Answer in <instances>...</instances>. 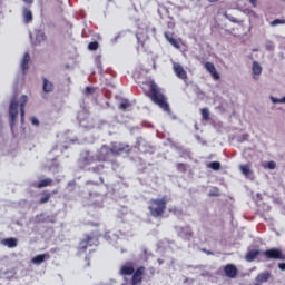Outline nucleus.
Returning a JSON list of instances; mask_svg holds the SVG:
<instances>
[{"label": "nucleus", "mask_w": 285, "mask_h": 285, "mask_svg": "<svg viewBox=\"0 0 285 285\" xmlns=\"http://www.w3.org/2000/svg\"><path fill=\"white\" fill-rule=\"evenodd\" d=\"M132 146L126 142L114 141L111 147L102 145L96 154V161H108L110 155L114 157H121V155H130Z\"/></svg>", "instance_id": "obj_1"}, {"label": "nucleus", "mask_w": 285, "mask_h": 285, "mask_svg": "<svg viewBox=\"0 0 285 285\" xmlns=\"http://www.w3.org/2000/svg\"><path fill=\"white\" fill-rule=\"evenodd\" d=\"M146 97H149L156 106L164 109L165 112H170V105L166 101V96L161 92L155 80H147L142 82L141 87Z\"/></svg>", "instance_id": "obj_2"}, {"label": "nucleus", "mask_w": 285, "mask_h": 285, "mask_svg": "<svg viewBox=\"0 0 285 285\" xmlns=\"http://www.w3.org/2000/svg\"><path fill=\"white\" fill-rule=\"evenodd\" d=\"M168 208V197L164 196L161 198H151L148 202L147 209L154 219H161Z\"/></svg>", "instance_id": "obj_3"}, {"label": "nucleus", "mask_w": 285, "mask_h": 285, "mask_svg": "<svg viewBox=\"0 0 285 285\" xmlns=\"http://www.w3.org/2000/svg\"><path fill=\"white\" fill-rule=\"evenodd\" d=\"M99 244V238L95 236V233L85 234L83 239L80 240L78 245L79 253H86L90 246H97Z\"/></svg>", "instance_id": "obj_4"}, {"label": "nucleus", "mask_w": 285, "mask_h": 285, "mask_svg": "<svg viewBox=\"0 0 285 285\" xmlns=\"http://www.w3.org/2000/svg\"><path fill=\"white\" fill-rule=\"evenodd\" d=\"M263 255L265 259H281L282 262H285V254L279 248H269L263 252Z\"/></svg>", "instance_id": "obj_5"}, {"label": "nucleus", "mask_w": 285, "mask_h": 285, "mask_svg": "<svg viewBox=\"0 0 285 285\" xmlns=\"http://www.w3.org/2000/svg\"><path fill=\"white\" fill-rule=\"evenodd\" d=\"M131 275V285L141 284L144 282V276L146 275V267L139 266Z\"/></svg>", "instance_id": "obj_6"}, {"label": "nucleus", "mask_w": 285, "mask_h": 285, "mask_svg": "<svg viewBox=\"0 0 285 285\" xmlns=\"http://www.w3.org/2000/svg\"><path fill=\"white\" fill-rule=\"evenodd\" d=\"M9 115L11 124H14V121H17V117L19 116V101H17L16 98H13L10 102Z\"/></svg>", "instance_id": "obj_7"}, {"label": "nucleus", "mask_w": 285, "mask_h": 285, "mask_svg": "<svg viewBox=\"0 0 285 285\" xmlns=\"http://www.w3.org/2000/svg\"><path fill=\"white\" fill-rule=\"evenodd\" d=\"M173 70L178 79H183V81H186V79H188V72H186V69H184V67L178 62L173 63Z\"/></svg>", "instance_id": "obj_8"}, {"label": "nucleus", "mask_w": 285, "mask_h": 285, "mask_svg": "<svg viewBox=\"0 0 285 285\" xmlns=\"http://www.w3.org/2000/svg\"><path fill=\"white\" fill-rule=\"evenodd\" d=\"M224 273L226 275V277H229V279H235V277H237V266L233 265V264H227L224 267Z\"/></svg>", "instance_id": "obj_9"}, {"label": "nucleus", "mask_w": 285, "mask_h": 285, "mask_svg": "<svg viewBox=\"0 0 285 285\" xmlns=\"http://www.w3.org/2000/svg\"><path fill=\"white\" fill-rule=\"evenodd\" d=\"M205 69L207 70L208 73L212 75V77L215 81H219L220 76H219V72H217V69L215 68V63L205 62Z\"/></svg>", "instance_id": "obj_10"}, {"label": "nucleus", "mask_w": 285, "mask_h": 285, "mask_svg": "<svg viewBox=\"0 0 285 285\" xmlns=\"http://www.w3.org/2000/svg\"><path fill=\"white\" fill-rule=\"evenodd\" d=\"M55 180H52V178H45V179H40L38 183H33L32 186L33 188H48L50 186H53Z\"/></svg>", "instance_id": "obj_11"}, {"label": "nucleus", "mask_w": 285, "mask_h": 285, "mask_svg": "<svg viewBox=\"0 0 285 285\" xmlns=\"http://www.w3.org/2000/svg\"><path fill=\"white\" fill-rule=\"evenodd\" d=\"M164 37L170 43V46L176 48V50H179L181 48V41L175 39V37H173V33L170 35L168 32H165Z\"/></svg>", "instance_id": "obj_12"}, {"label": "nucleus", "mask_w": 285, "mask_h": 285, "mask_svg": "<svg viewBox=\"0 0 285 285\" xmlns=\"http://www.w3.org/2000/svg\"><path fill=\"white\" fill-rule=\"evenodd\" d=\"M28 104V96L23 95L20 98V117H21V124L26 121V105Z\"/></svg>", "instance_id": "obj_13"}, {"label": "nucleus", "mask_w": 285, "mask_h": 285, "mask_svg": "<svg viewBox=\"0 0 285 285\" xmlns=\"http://www.w3.org/2000/svg\"><path fill=\"white\" fill-rule=\"evenodd\" d=\"M271 279V272L265 271L256 276V283L257 285L266 284Z\"/></svg>", "instance_id": "obj_14"}, {"label": "nucleus", "mask_w": 285, "mask_h": 285, "mask_svg": "<svg viewBox=\"0 0 285 285\" xmlns=\"http://www.w3.org/2000/svg\"><path fill=\"white\" fill-rule=\"evenodd\" d=\"M42 90L46 94L49 92H55V83H52L50 80H48L47 78L42 79Z\"/></svg>", "instance_id": "obj_15"}, {"label": "nucleus", "mask_w": 285, "mask_h": 285, "mask_svg": "<svg viewBox=\"0 0 285 285\" xmlns=\"http://www.w3.org/2000/svg\"><path fill=\"white\" fill-rule=\"evenodd\" d=\"M259 255H262V252L259 249H252L247 252L245 259L246 262H255V259H257Z\"/></svg>", "instance_id": "obj_16"}, {"label": "nucleus", "mask_w": 285, "mask_h": 285, "mask_svg": "<svg viewBox=\"0 0 285 285\" xmlns=\"http://www.w3.org/2000/svg\"><path fill=\"white\" fill-rule=\"evenodd\" d=\"M97 158L95 156H91L90 154H87L83 158L80 159V165L86 168V166H90L91 164H95Z\"/></svg>", "instance_id": "obj_17"}, {"label": "nucleus", "mask_w": 285, "mask_h": 285, "mask_svg": "<svg viewBox=\"0 0 285 285\" xmlns=\"http://www.w3.org/2000/svg\"><path fill=\"white\" fill-rule=\"evenodd\" d=\"M46 259H50V254H48V253H46V254H39V255L35 256V257L31 259V262H32V264L39 265V264H43V262H45Z\"/></svg>", "instance_id": "obj_18"}, {"label": "nucleus", "mask_w": 285, "mask_h": 285, "mask_svg": "<svg viewBox=\"0 0 285 285\" xmlns=\"http://www.w3.org/2000/svg\"><path fill=\"white\" fill-rule=\"evenodd\" d=\"M253 79H259V75H262V65H259V62L254 61L253 62Z\"/></svg>", "instance_id": "obj_19"}, {"label": "nucleus", "mask_w": 285, "mask_h": 285, "mask_svg": "<svg viewBox=\"0 0 285 285\" xmlns=\"http://www.w3.org/2000/svg\"><path fill=\"white\" fill-rule=\"evenodd\" d=\"M3 246H8V248H17L18 240L17 238H4L1 240Z\"/></svg>", "instance_id": "obj_20"}, {"label": "nucleus", "mask_w": 285, "mask_h": 285, "mask_svg": "<svg viewBox=\"0 0 285 285\" xmlns=\"http://www.w3.org/2000/svg\"><path fill=\"white\" fill-rule=\"evenodd\" d=\"M28 63H30V53H24L23 56V59H22V62H21V69H22V72L23 75H26V72H28Z\"/></svg>", "instance_id": "obj_21"}, {"label": "nucleus", "mask_w": 285, "mask_h": 285, "mask_svg": "<svg viewBox=\"0 0 285 285\" xmlns=\"http://www.w3.org/2000/svg\"><path fill=\"white\" fill-rule=\"evenodd\" d=\"M40 195H42V197L39 199L38 204H48L52 197V194L48 190H42Z\"/></svg>", "instance_id": "obj_22"}, {"label": "nucleus", "mask_w": 285, "mask_h": 285, "mask_svg": "<svg viewBox=\"0 0 285 285\" xmlns=\"http://www.w3.org/2000/svg\"><path fill=\"white\" fill-rule=\"evenodd\" d=\"M135 273V267L132 265H122L120 267V275H132Z\"/></svg>", "instance_id": "obj_23"}, {"label": "nucleus", "mask_w": 285, "mask_h": 285, "mask_svg": "<svg viewBox=\"0 0 285 285\" xmlns=\"http://www.w3.org/2000/svg\"><path fill=\"white\" fill-rule=\"evenodd\" d=\"M23 19L24 23H32V11H30V9H23Z\"/></svg>", "instance_id": "obj_24"}, {"label": "nucleus", "mask_w": 285, "mask_h": 285, "mask_svg": "<svg viewBox=\"0 0 285 285\" xmlns=\"http://www.w3.org/2000/svg\"><path fill=\"white\" fill-rule=\"evenodd\" d=\"M239 170L245 175V177H248V175L253 173V170H250V165H240Z\"/></svg>", "instance_id": "obj_25"}, {"label": "nucleus", "mask_w": 285, "mask_h": 285, "mask_svg": "<svg viewBox=\"0 0 285 285\" xmlns=\"http://www.w3.org/2000/svg\"><path fill=\"white\" fill-rule=\"evenodd\" d=\"M200 115L205 121H210V111L208 108L200 109Z\"/></svg>", "instance_id": "obj_26"}, {"label": "nucleus", "mask_w": 285, "mask_h": 285, "mask_svg": "<svg viewBox=\"0 0 285 285\" xmlns=\"http://www.w3.org/2000/svg\"><path fill=\"white\" fill-rule=\"evenodd\" d=\"M176 168H177L178 173H186V170H188V165H186L184 163H178V164H176Z\"/></svg>", "instance_id": "obj_27"}, {"label": "nucleus", "mask_w": 285, "mask_h": 285, "mask_svg": "<svg viewBox=\"0 0 285 285\" xmlns=\"http://www.w3.org/2000/svg\"><path fill=\"white\" fill-rule=\"evenodd\" d=\"M209 168H212V170H222V163H219V161H212L209 164Z\"/></svg>", "instance_id": "obj_28"}, {"label": "nucleus", "mask_w": 285, "mask_h": 285, "mask_svg": "<svg viewBox=\"0 0 285 285\" xmlns=\"http://www.w3.org/2000/svg\"><path fill=\"white\" fill-rule=\"evenodd\" d=\"M88 50H92V51L99 50V42L98 41L89 42Z\"/></svg>", "instance_id": "obj_29"}, {"label": "nucleus", "mask_w": 285, "mask_h": 285, "mask_svg": "<svg viewBox=\"0 0 285 285\" xmlns=\"http://www.w3.org/2000/svg\"><path fill=\"white\" fill-rule=\"evenodd\" d=\"M285 24V19H275L274 21L271 22V26H284Z\"/></svg>", "instance_id": "obj_30"}, {"label": "nucleus", "mask_w": 285, "mask_h": 285, "mask_svg": "<svg viewBox=\"0 0 285 285\" xmlns=\"http://www.w3.org/2000/svg\"><path fill=\"white\" fill-rule=\"evenodd\" d=\"M265 168H268V170H275V168H277V164H275V161L271 160L267 163V166H265Z\"/></svg>", "instance_id": "obj_31"}, {"label": "nucleus", "mask_w": 285, "mask_h": 285, "mask_svg": "<svg viewBox=\"0 0 285 285\" xmlns=\"http://www.w3.org/2000/svg\"><path fill=\"white\" fill-rule=\"evenodd\" d=\"M272 101H273V104H285V97H283L281 99L272 97Z\"/></svg>", "instance_id": "obj_32"}, {"label": "nucleus", "mask_w": 285, "mask_h": 285, "mask_svg": "<svg viewBox=\"0 0 285 285\" xmlns=\"http://www.w3.org/2000/svg\"><path fill=\"white\" fill-rule=\"evenodd\" d=\"M226 19H228L232 23H238L237 19L235 17H230L228 14H225Z\"/></svg>", "instance_id": "obj_33"}, {"label": "nucleus", "mask_w": 285, "mask_h": 285, "mask_svg": "<svg viewBox=\"0 0 285 285\" xmlns=\"http://www.w3.org/2000/svg\"><path fill=\"white\" fill-rule=\"evenodd\" d=\"M105 166L104 165H99L97 167H94V173H99L101 170H104Z\"/></svg>", "instance_id": "obj_34"}, {"label": "nucleus", "mask_w": 285, "mask_h": 285, "mask_svg": "<svg viewBox=\"0 0 285 285\" xmlns=\"http://www.w3.org/2000/svg\"><path fill=\"white\" fill-rule=\"evenodd\" d=\"M30 120L33 126H39V119H37V117H31Z\"/></svg>", "instance_id": "obj_35"}, {"label": "nucleus", "mask_w": 285, "mask_h": 285, "mask_svg": "<svg viewBox=\"0 0 285 285\" xmlns=\"http://www.w3.org/2000/svg\"><path fill=\"white\" fill-rule=\"evenodd\" d=\"M186 237H188V239H190V237H193V230H190V228H187V232H185Z\"/></svg>", "instance_id": "obj_36"}, {"label": "nucleus", "mask_w": 285, "mask_h": 285, "mask_svg": "<svg viewBox=\"0 0 285 285\" xmlns=\"http://www.w3.org/2000/svg\"><path fill=\"white\" fill-rule=\"evenodd\" d=\"M119 108H120V110H126V108H128V104L127 102H121L119 105Z\"/></svg>", "instance_id": "obj_37"}, {"label": "nucleus", "mask_w": 285, "mask_h": 285, "mask_svg": "<svg viewBox=\"0 0 285 285\" xmlns=\"http://www.w3.org/2000/svg\"><path fill=\"white\" fill-rule=\"evenodd\" d=\"M279 271H285V263H278Z\"/></svg>", "instance_id": "obj_38"}, {"label": "nucleus", "mask_w": 285, "mask_h": 285, "mask_svg": "<svg viewBox=\"0 0 285 285\" xmlns=\"http://www.w3.org/2000/svg\"><path fill=\"white\" fill-rule=\"evenodd\" d=\"M24 3H28V6H32L35 3V0H22Z\"/></svg>", "instance_id": "obj_39"}, {"label": "nucleus", "mask_w": 285, "mask_h": 285, "mask_svg": "<svg viewBox=\"0 0 285 285\" xmlns=\"http://www.w3.org/2000/svg\"><path fill=\"white\" fill-rule=\"evenodd\" d=\"M249 3H252L254 8H257V0H249Z\"/></svg>", "instance_id": "obj_40"}, {"label": "nucleus", "mask_w": 285, "mask_h": 285, "mask_svg": "<svg viewBox=\"0 0 285 285\" xmlns=\"http://www.w3.org/2000/svg\"><path fill=\"white\" fill-rule=\"evenodd\" d=\"M85 262H86L87 266H90V258L89 257H86Z\"/></svg>", "instance_id": "obj_41"}, {"label": "nucleus", "mask_w": 285, "mask_h": 285, "mask_svg": "<svg viewBox=\"0 0 285 285\" xmlns=\"http://www.w3.org/2000/svg\"><path fill=\"white\" fill-rule=\"evenodd\" d=\"M209 197H219V194L210 193Z\"/></svg>", "instance_id": "obj_42"}, {"label": "nucleus", "mask_w": 285, "mask_h": 285, "mask_svg": "<svg viewBox=\"0 0 285 285\" xmlns=\"http://www.w3.org/2000/svg\"><path fill=\"white\" fill-rule=\"evenodd\" d=\"M59 193V189H53L50 194L51 195H57Z\"/></svg>", "instance_id": "obj_43"}, {"label": "nucleus", "mask_w": 285, "mask_h": 285, "mask_svg": "<svg viewBox=\"0 0 285 285\" xmlns=\"http://www.w3.org/2000/svg\"><path fill=\"white\" fill-rule=\"evenodd\" d=\"M86 90H87V92H90L91 88H90V87H87Z\"/></svg>", "instance_id": "obj_44"}, {"label": "nucleus", "mask_w": 285, "mask_h": 285, "mask_svg": "<svg viewBox=\"0 0 285 285\" xmlns=\"http://www.w3.org/2000/svg\"><path fill=\"white\" fill-rule=\"evenodd\" d=\"M204 253H207V255H210V252H207L206 249H204Z\"/></svg>", "instance_id": "obj_45"}, {"label": "nucleus", "mask_w": 285, "mask_h": 285, "mask_svg": "<svg viewBox=\"0 0 285 285\" xmlns=\"http://www.w3.org/2000/svg\"><path fill=\"white\" fill-rule=\"evenodd\" d=\"M41 37H42L43 39H46V35H45V33H41Z\"/></svg>", "instance_id": "obj_46"}, {"label": "nucleus", "mask_w": 285, "mask_h": 285, "mask_svg": "<svg viewBox=\"0 0 285 285\" xmlns=\"http://www.w3.org/2000/svg\"><path fill=\"white\" fill-rule=\"evenodd\" d=\"M100 184H104V178L100 177Z\"/></svg>", "instance_id": "obj_47"}, {"label": "nucleus", "mask_w": 285, "mask_h": 285, "mask_svg": "<svg viewBox=\"0 0 285 285\" xmlns=\"http://www.w3.org/2000/svg\"><path fill=\"white\" fill-rule=\"evenodd\" d=\"M88 184H95V183H92V181H89Z\"/></svg>", "instance_id": "obj_48"}]
</instances>
